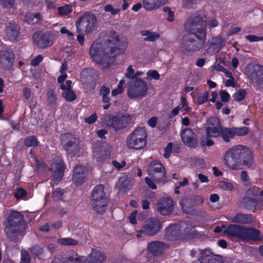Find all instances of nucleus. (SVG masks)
I'll use <instances>...</instances> for the list:
<instances>
[{"label": "nucleus", "mask_w": 263, "mask_h": 263, "mask_svg": "<svg viewBox=\"0 0 263 263\" xmlns=\"http://www.w3.org/2000/svg\"><path fill=\"white\" fill-rule=\"evenodd\" d=\"M106 43L93 42L89 50V54L97 63L103 65V68H109L114 60L115 57L125 52L127 44L126 41H120L118 35L114 32L109 33Z\"/></svg>", "instance_id": "obj_1"}, {"label": "nucleus", "mask_w": 263, "mask_h": 263, "mask_svg": "<svg viewBox=\"0 0 263 263\" xmlns=\"http://www.w3.org/2000/svg\"><path fill=\"white\" fill-rule=\"evenodd\" d=\"M224 164L230 169L236 171L253 168L254 160L249 148L241 145L232 147L224 155Z\"/></svg>", "instance_id": "obj_2"}, {"label": "nucleus", "mask_w": 263, "mask_h": 263, "mask_svg": "<svg viewBox=\"0 0 263 263\" xmlns=\"http://www.w3.org/2000/svg\"><path fill=\"white\" fill-rule=\"evenodd\" d=\"M206 20L201 14L196 13L192 14L185 22L184 24L185 30L188 35L206 36Z\"/></svg>", "instance_id": "obj_3"}, {"label": "nucleus", "mask_w": 263, "mask_h": 263, "mask_svg": "<svg viewBox=\"0 0 263 263\" xmlns=\"http://www.w3.org/2000/svg\"><path fill=\"white\" fill-rule=\"evenodd\" d=\"M206 36L187 35L184 36L181 44L183 53L190 56L201 50L204 46Z\"/></svg>", "instance_id": "obj_4"}, {"label": "nucleus", "mask_w": 263, "mask_h": 263, "mask_svg": "<svg viewBox=\"0 0 263 263\" xmlns=\"http://www.w3.org/2000/svg\"><path fill=\"white\" fill-rule=\"evenodd\" d=\"M147 137L145 128L137 127L127 137V146L129 148L141 149L146 146Z\"/></svg>", "instance_id": "obj_5"}, {"label": "nucleus", "mask_w": 263, "mask_h": 263, "mask_svg": "<svg viewBox=\"0 0 263 263\" xmlns=\"http://www.w3.org/2000/svg\"><path fill=\"white\" fill-rule=\"evenodd\" d=\"M162 222L157 218H151L146 220L140 230L137 231V237L156 235L162 229Z\"/></svg>", "instance_id": "obj_6"}, {"label": "nucleus", "mask_w": 263, "mask_h": 263, "mask_svg": "<svg viewBox=\"0 0 263 263\" xmlns=\"http://www.w3.org/2000/svg\"><path fill=\"white\" fill-rule=\"evenodd\" d=\"M148 89L145 81L141 78H136L129 82L127 95L131 99H142L146 96Z\"/></svg>", "instance_id": "obj_7"}, {"label": "nucleus", "mask_w": 263, "mask_h": 263, "mask_svg": "<svg viewBox=\"0 0 263 263\" xmlns=\"http://www.w3.org/2000/svg\"><path fill=\"white\" fill-rule=\"evenodd\" d=\"M96 23L97 18L93 14L85 13L79 18L76 25L79 32L87 34L94 30Z\"/></svg>", "instance_id": "obj_8"}, {"label": "nucleus", "mask_w": 263, "mask_h": 263, "mask_svg": "<svg viewBox=\"0 0 263 263\" xmlns=\"http://www.w3.org/2000/svg\"><path fill=\"white\" fill-rule=\"evenodd\" d=\"M23 216L19 212H12L7 219L6 232L9 237L16 235L21 230Z\"/></svg>", "instance_id": "obj_9"}, {"label": "nucleus", "mask_w": 263, "mask_h": 263, "mask_svg": "<svg viewBox=\"0 0 263 263\" xmlns=\"http://www.w3.org/2000/svg\"><path fill=\"white\" fill-rule=\"evenodd\" d=\"M149 176L156 183H164L166 179V171L163 164L158 160L152 161L148 167Z\"/></svg>", "instance_id": "obj_10"}, {"label": "nucleus", "mask_w": 263, "mask_h": 263, "mask_svg": "<svg viewBox=\"0 0 263 263\" xmlns=\"http://www.w3.org/2000/svg\"><path fill=\"white\" fill-rule=\"evenodd\" d=\"M249 132V129L246 127H222L220 132V136L224 142H229L230 140L233 139L235 136H243L247 135Z\"/></svg>", "instance_id": "obj_11"}, {"label": "nucleus", "mask_w": 263, "mask_h": 263, "mask_svg": "<svg viewBox=\"0 0 263 263\" xmlns=\"http://www.w3.org/2000/svg\"><path fill=\"white\" fill-rule=\"evenodd\" d=\"M110 123H107L108 126H111L116 130H121L126 127L131 123L133 116L129 114H125L119 117H115L109 115L107 117Z\"/></svg>", "instance_id": "obj_12"}, {"label": "nucleus", "mask_w": 263, "mask_h": 263, "mask_svg": "<svg viewBox=\"0 0 263 263\" xmlns=\"http://www.w3.org/2000/svg\"><path fill=\"white\" fill-rule=\"evenodd\" d=\"M61 139L64 144L65 149L68 154L75 155L79 151L78 140L72 134H64L61 136Z\"/></svg>", "instance_id": "obj_13"}, {"label": "nucleus", "mask_w": 263, "mask_h": 263, "mask_svg": "<svg viewBox=\"0 0 263 263\" xmlns=\"http://www.w3.org/2000/svg\"><path fill=\"white\" fill-rule=\"evenodd\" d=\"M222 128L219 119L216 117H211L206 122V135L208 137H218Z\"/></svg>", "instance_id": "obj_14"}, {"label": "nucleus", "mask_w": 263, "mask_h": 263, "mask_svg": "<svg viewBox=\"0 0 263 263\" xmlns=\"http://www.w3.org/2000/svg\"><path fill=\"white\" fill-rule=\"evenodd\" d=\"M33 39L34 43L39 48L44 49L53 44V34L50 32H46L42 34L35 32L33 35Z\"/></svg>", "instance_id": "obj_15"}, {"label": "nucleus", "mask_w": 263, "mask_h": 263, "mask_svg": "<svg viewBox=\"0 0 263 263\" xmlns=\"http://www.w3.org/2000/svg\"><path fill=\"white\" fill-rule=\"evenodd\" d=\"M174 202L172 198L164 197L158 200L157 209L163 215L171 214L173 210Z\"/></svg>", "instance_id": "obj_16"}, {"label": "nucleus", "mask_w": 263, "mask_h": 263, "mask_svg": "<svg viewBox=\"0 0 263 263\" xmlns=\"http://www.w3.org/2000/svg\"><path fill=\"white\" fill-rule=\"evenodd\" d=\"M263 239V234L255 228L244 227L241 240L258 241Z\"/></svg>", "instance_id": "obj_17"}, {"label": "nucleus", "mask_w": 263, "mask_h": 263, "mask_svg": "<svg viewBox=\"0 0 263 263\" xmlns=\"http://www.w3.org/2000/svg\"><path fill=\"white\" fill-rule=\"evenodd\" d=\"M182 142L189 147H195L197 144V138L195 133L189 128H185L181 133Z\"/></svg>", "instance_id": "obj_18"}, {"label": "nucleus", "mask_w": 263, "mask_h": 263, "mask_svg": "<svg viewBox=\"0 0 263 263\" xmlns=\"http://www.w3.org/2000/svg\"><path fill=\"white\" fill-rule=\"evenodd\" d=\"M170 246L165 242L160 241H154L148 245L147 248L152 255L159 256L162 254Z\"/></svg>", "instance_id": "obj_19"}, {"label": "nucleus", "mask_w": 263, "mask_h": 263, "mask_svg": "<svg viewBox=\"0 0 263 263\" xmlns=\"http://www.w3.org/2000/svg\"><path fill=\"white\" fill-rule=\"evenodd\" d=\"M14 56L10 51L4 50L0 52V63L7 69H11L13 65Z\"/></svg>", "instance_id": "obj_20"}, {"label": "nucleus", "mask_w": 263, "mask_h": 263, "mask_svg": "<svg viewBox=\"0 0 263 263\" xmlns=\"http://www.w3.org/2000/svg\"><path fill=\"white\" fill-rule=\"evenodd\" d=\"M52 167L55 168L51 182V185L53 186L60 181L63 178L65 167L64 162L62 160L59 161L58 163H53Z\"/></svg>", "instance_id": "obj_21"}, {"label": "nucleus", "mask_w": 263, "mask_h": 263, "mask_svg": "<svg viewBox=\"0 0 263 263\" xmlns=\"http://www.w3.org/2000/svg\"><path fill=\"white\" fill-rule=\"evenodd\" d=\"M244 227L236 224H230L223 231L226 235L241 240Z\"/></svg>", "instance_id": "obj_22"}, {"label": "nucleus", "mask_w": 263, "mask_h": 263, "mask_svg": "<svg viewBox=\"0 0 263 263\" xmlns=\"http://www.w3.org/2000/svg\"><path fill=\"white\" fill-rule=\"evenodd\" d=\"M19 26L15 22H10L6 28L7 37L11 41H15L18 38Z\"/></svg>", "instance_id": "obj_23"}, {"label": "nucleus", "mask_w": 263, "mask_h": 263, "mask_svg": "<svg viewBox=\"0 0 263 263\" xmlns=\"http://www.w3.org/2000/svg\"><path fill=\"white\" fill-rule=\"evenodd\" d=\"M166 238L168 240L178 239L181 235L182 232L178 224H174L164 230Z\"/></svg>", "instance_id": "obj_24"}, {"label": "nucleus", "mask_w": 263, "mask_h": 263, "mask_svg": "<svg viewBox=\"0 0 263 263\" xmlns=\"http://www.w3.org/2000/svg\"><path fill=\"white\" fill-rule=\"evenodd\" d=\"M106 259L105 254L97 250L92 249L87 258V263H103Z\"/></svg>", "instance_id": "obj_25"}, {"label": "nucleus", "mask_w": 263, "mask_h": 263, "mask_svg": "<svg viewBox=\"0 0 263 263\" xmlns=\"http://www.w3.org/2000/svg\"><path fill=\"white\" fill-rule=\"evenodd\" d=\"M168 0H143V7L147 11L156 10L166 4Z\"/></svg>", "instance_id": "obj_26"}, {"label": "nucleus", "mask_w": 263, "mask_h": 263, "mask_svg": "<svg viewBox=\"0 0 263 263\" xmlns=\"http://www.w3.org/2000/svg\"><path fill=\"white\" fill-rule=\"evenodd\" d=\"M85 168L83 166L78 165L73 170V181L77 184H81L85 179Z\"/></svg>", "instance_id": "obj_27"}, {"label": "nucleus", "mask_w": 263, "mask_h": 263, "mask_svg": "<svg viewBox=\"0 0 263 263\" xmlns=\"http://www.w3.org/2000/svg\"><path fill=\"white\" fill-rule=\"evenodd\" d=\"M82 259L76 252L71 251L62 257L59 263H82Z\"/></svg>", "instance_id": "obj_28"}, {"label": "nucleus", "mask_w": 263, "mask_h": 263, "mask_svg": "<svg viewBox=\"0 0 263 263\" xmlns=\"http://www.w3.org/2000/svg\"><path fill=\"white\" fill-rule=\"evenodd\" d=\"M108 146L103 145L101 147H96L93 151V156L98 161H102L109 156L107 151Z\"/></svg>", "instance_id": "obj_29"}, {"label": "nucleus", "mask_w": 263, "mask_h": 263, "mask_svg": "<svg viewBox=\"0 0 263 263\" xmlns=\"http://www.w3.org/2000/svg\"><path fill=\"white\" fill-rule=\"evenodd\" d=\"M91 204L94 211L99 214H102L105 212L107 201V200H91Z\"/></svg>", "instance_id": "obj_30"}, {"label": "nucleus", "mask_w": 263, "mask_h": 263, "mask_svg": "<svg viewBox=\"0 0 263 263\" xmlns=\"http://www.w3.org/2000/svg\"><path fill=\"white\" fill-rule=\"evenodd\" d=\"M231 222L234 223H240L242 224L250 223L252 221L250 214H245L239 213L231 218Z\"/></svg>", "instance_id": "obj_31"}, {"label": "nucleus", "mask_w": 263, "mask_h": 263, "mask_svg": "<svg viewBox=\"0 0 263 263\" xmlns=\"http://www.w3.org/2000/svg\"><path fill=\"white\" fill-rule=\"evenodd\" d=\"M91 200H107L102 185H98L93 189Z\"/></svg>", "instance_id": "obj_32"}, {"label": "nucleus", "mask_w": 263, "mask_h": 263, "mask_svg": "<svg viewBox=\"0 0 263 263\" xmlns=\"http://www.w3.org/2000/svg\"><path fill=\"white\" fill-rule=\"evenodd\" d=\"M225 40L220 36L213 38L212 42L209 45V48H213V51L218 53L225 46Z\"/></svg>", "instance_id": "obj_33"}, {"label": "nucleus", "mask_w": 263, "mask_h": 263, "mask_svg": "<svg viewBox=\"0 0 263 263\" xmlns=\"http://www.w3.org/2000/svg\"><path fill=\"white\" fill-rule=\"evenodd\" d=\"M141 35L146 36L144 38L145 41L155 42L160 37V34L155 32H152L148 30H141L140 32Z\"/></svg>", "instance_id": "obj_34"}, {"label": "nucleus", "mask_w": 263, "mask_h": 263, "mask_svg": "<svg viewBox=\"0 0 263 263\" xmlns=\"http://www.w3.org/2000/svg\"><path fill=\"white\" fill-rule=\"evenodd\" d=\"M216 254H214L210 250L205 249L201 251L200 256L198 260L200 263H209V261L212 259Z\"/></svg>", "instance_id": "obj_35"}, {"label": "nucleus", "mask_w": 263, "mask_h": 263, "mask_svg": "<svg viewBox=\"0 0 263 263\" xmlns=\"http://www.w3.org/2000/svg\"><path fill=\"white\" fill-rule=\"evenodd\" d=\"M46 102L49 105H55L57 101V97L53 89L52 88L48 89L46 92Z\"/></svg>", "instance_id": "obj_36"}, {"label": "nucleus", "mask_w": 263, "mask_h": 263, "mask_svg": "<svg viewBox=\"0 0 263 263\" xmlns=\"http://www.w3.org/2000/svg\"><path fill=\"white\" fill-rule=\"evenodd\" d=\"M259 199L256 197H245L242 199L243 207L247 209H251V204H254L258 203Z\"/></svg>", "instance_id": "obj_37"}, {"label": "nucleus", "mask_w": 263, "mask_h": 263, "mask_svg": "<svg viewBox=\"0 0 263 263\" xmlns=\"http://www.w3.org/2000/svg\"><path fill=\"white\" fill-rule=\"evenodd\" d=\"M101 95L102 96V101L103 103H108L110 101V98L108 95L110 92L109 88L103 86L101 87L100 90Z\"/></svg>", "instance_id": "obj_38"}, {"label": "nucleus", "mask_w": 263, "mask_h": 263, "mask_svg": "<svg viewBox=\"0 0 263 263\" xmlns=\"http://www.w3.org/2000/svg\"><path fill=\"white\" fill-rule=\"evenodd\" d=\"M38 144L37 139L34 136H29L24 139V144L26 147H35Z\"/></svg>", "instance_id": "obj_39"}, {"label": "nucleus", "mask_w": 263, "mask_h": 263, "mask_svg": "<svg viewBox=\"0 0 263 263\" xmlns=\"http://www.w3.org/2000/svg\"><path fill=\"white\" fill-rule=\"evenodd\" d=\"M58 242L64 246H76L78 241L71 238H64L58 240Z\"/></svg>", "instance_id": "obj_40"}, {"label": "nucleus", "mask_w": 263, "mask_h": 263, "mask_svg": "<svg viewBox=\"0 0 263 263\" xmlns=\"http://www.w3.org/2000/svg\"><path fill=\"white\" fill-rule=\"evenodd\" d=\"M62 95L68 102L74 101L77 98L76 95L71 89H67Z\"/></svg>", "instance_id": "obj_41"}, {"label": "nucleus", "mask_w": 263, "mask_h": 263, "mask_svg": "<svg viewBox=\"0 0 263 263\" xmlns=\"http://www.w3.org/2000/svg\"><path fill=\"white\" fill-rule=\"evenodd\" d=\"M65 193V191L61 188H58L55 191H52L51 197L54 201L62 200L63 196Z\"/></svg>", "instance_id": "obj_42"}, {"label": "nucleus", "mask_w": 263, "mask_h": 263, "mask_svg": "<svg viewBox=\"0 0 263 263\" xmlns=\"http://www.w3.org/2000/svg\"><path fill=\"white\" fill-rule=\"evenodd\" d=\"M209 98V92L205 91L202 96H199L194 99V102L198 104H202L206 102Z\"/></svg>", "instance_id": "obj_43"}, {"label": "nucleus", "mask_w": 263, "mask_h": 263, "mask_svg": "<svg viewBox=\"0 0 263 263\" xmlns=\"http://www.w3.org/2000/svg\"><path fill=\"white\" fill-rule=\"evenodd\" d=\"M219 186L220 189L226 191H232L234 190V186L232 183L224 181L219 182Z\"/></svg>", "instance_id": "obj_44"}, {"label": "nucleus", "mask_w": 263, "mask_h": 263, "mask_svg": "<svg viewBox=\"0 0 263 263\" xmlns=\"http://www.w3.org/2000/svg\"><path fill=\"white\" fill-rule=\"evenodd\" d=\"M246 95V92L244 89H239L237 91H236L233 97L235 100L238 101H242L245 97Z\"/></svg>", "instance_id": "obj_45"}, {"label": "nucleus", "mask_w": 263, "mask_h": 263, "mask_svg": "<svg viewBox=\"0 0 263 263\" xmlns=\"http://www.w3.org/2000/svg\"><path fill=\"white\" fill-rule=\"evenodd\" d=\"M15 0H0V5L6 9H11L13 7Z\"/></svg>", "instance_id": "obj_46"}, {"label": "nucleus", "mask_w": 263, "mask_h": 263, "mask_svg": "<svg viewBox=\"0 0 263 263\" xmlns=\"http://www.w3.org/2000/svg\"><path fill=\"white\" fill-rule=\"evenodd\" d=\"M72 11L71 8L68 5L58 7V12L60 15H67Z\"/></svg>", "instance_id": "obj_47"}, {"label": "nucleus", "mask_w": 263, "mask_h": 263, "mask_svg": "<svg viewBox=\"0 0 263 263\" xmlns=\"http://www.w3.org/2000/svg\"><path fill=\"white\" fill-rule=\"evenodd\" d=\"M30 258L29 253L25 250L21 251V263H29Z\"/></svg>", "instance_id": "obj_48"}, {"label": "nucleus", "mask_w": 263, "mask_h": 263, "mask_svg": "<svg viewBox=\"0 0 263 263\" xmlns=\"http://www.w3.org/2000/svg\"><path fill=\"white\" fill-rule=\"evenodd\" d=\"M26 191L22 188H19L14 193V195L17 199L24 198L26 196Z\"/></svg>", "instance_id": "obj_49"}, {"label": "nucleus", "mask_w": 263, "mask_h": 263, "mask_svg": "<svg viewBox=\"0 0 263 263\" xmlns=\"http://www.w3.org/2000/svg\"><path fill=\"white\" fill-rule=\"evenodd\" d=\"M104 10L106 12H110L112 15L118 14L121 10L120 9H115L112 6L108 4L105 6Z\"/></svg>", "instance_id": "obj_50"}, {"label": "nucleus", "mask_w": 263, "mask_h": 263, "mask_svg": "<svg viewBox=\"0 0 263 263\" xmlns=\"http://www.w3.org/2000/svg\"><path fill=\"white\" fill-rule=\"evenodd\" d=\"M146 74L148 77H149L151 79H153L155 80H158L160 78V74L156 70H148Z\"/></svg>", "instance_id": "obj_51"}, {"label": "nucleus", "mask_w": 263, "mask_h": 263, "mask_svg": "<svg viewBox=\"0 0 263 263\" xmlns=\"http://www.w3.org/2000/svg\"><path fill=\"white\" fill-rule=\"evenodd\" d=\"M163 9V11L167 13L168 15V16L167 18V20L171 22H173L174 19V12L171 10V8L168 7L166 6L164 7Z\"/></svg>", "instance_id": "obj_52"}, {"label": "nucleus", "mask_w": 263, "mask_h": 263, "mask_svg": "<svg viewBox=\"0 0 263 263\" xmlns=\"http://www.w3.org/2000/svg\"><path fill=\"white\" fill-rule=\"evenodd\" d=\"M173 148V144L172 143H169L166 147L164 148V153L163 156L165 158H168L170 157Z\"/></svg>", "instance_id": "obj_53"}, {"label": "nucleus", "mask_w": 263, "mask_h": 263, "mask_svg": "<svg viewBox=\"0 0 263 263\" xmlns=\"http://www.w3.org/2000/svg\"><path fill=\"white\" fill-rule=\"evenodd\" d=\"M240 180L243 184L245 185L246 183L250 180V177L246 171H242L240 173Z\"/></svg>", "instance_id": "obj_54"}, {"label": "nucleus", "mask_w": 263, "mask_h": 263, "mask_svg": "<svg viewBox=\"0 0 263 263\" xmlns=\"http://www.w3.org/2000/svg\"><path fill=\"white\" fill-rule=\"evenodd\" d=\"M245 37L251 42H258L263 40L262 36H258L255 35H246Z\"/></svg>", "instance_id": "obj_55"}, {"label": "nucleus", "mask_w": 263, "mask_h": 263, "mask_svg": "<svg viewBox=\"0 0 263 263\" xmlns=\"http://www.w3.org/2000/svg\"><path fill=\"white\" fill-rule=\"evenodd\" d=\"M43 60L42 55H38L31 61V65L32 66H37Z\"/></svg>", "instance_id": "obj_56"}, {"label": "nucleus", "mask_w": 263, "mask_h": 263, "mask_svg": "<svg viewBox=\"0 0 263 263\" xmlns=\"http://www.w3.org/2000/svg\"><path fill=\"white\" fill-rule=\"evenodd\" d=\"M134 70L131 65H129L127 69V72L126 73L125 76L126 78L132 79V80L134 79Z\"/></svg>", "instance_id": "obj_57"}, {"label": "nucleus", "mask_w": 263, "mask_h": 263, "mask_svg": "<svg viewBox=\"0 0 263 263\" xmlns=\"http://www.w3.org/2000/svg\"><path fill=\"white\" fill-rule=\"evenodd\" d=\"M219 95H220L221 101L223 102H228L230 98L229 94L225 90H221Z\"/></svg>", "instance_id": "obj_58"}, {"label": "nucleus", "mask_w": 263, "mask_h": 263, "mask_svg": "<svg viewBox=\"0 0 263 263\" xmlns=\"http://www.w3.org/2000/svg\"><path fill=\"white\" fill-rule=\"evenodd\" d=\"M145 180L146 183L149 187L153 190H155L157 189V186L154 183L155 180H154L152 178H149L148 177H146Z\"/></svg>", "instance_id": "obj_59"}, {"label": "nucleus", "mask_w": 263, "mask_h": 263, "mask_svg": "<svg viewBox=\"0 0 263 263\" xmlns=\"http://www.w3.org/2000/svg\"><path fill=\"white\" fill-rule=\"evenodd\" d=\"M181 105V108H183L185 111H190L191 110L192 108L188 106V103L185 98H182Z\"/></svg>", "instance_id": "obj_60"}, {"label": "nucleus", "mask_w": 263, "mask_h": 263, "mask_svg": "<svg viewBox=\"0 0 263 263\" xmlns=\"http://www.w3.org/2000/svg\"><path fill=\"white\" fill-rule=\"evenodd\" d=\"M252 81L256 86L263 88V73L260 76V78H255Z\"/></svg>", "instance_id": "obj_61"}, {"label": "nucleus", "mask_w": 263, "mask_h": 263, "mask_svg": "<svg viewBox=\"0 0 263 263\" xmlns=\"http://www.w3.org/2000/svg\"><path fill=\"white\" fill-rule=\"evenodd\" d=\"M32 252L36 255L41 254L43 252V249L39 246L36 245L32 247Z\"/></svg>", "instance_id": "obj_62"}, {"label": "nucleus", "mask_w": 263, "mask_h": 263, "mask_svg": "<svg viewBox=\"0 0 263 263\" xmlns=\"http://www.w3.org/2000/svg\"><path fill=\"white\" fill-rule=\"evenodd\" d=\"M97 119V116L96 113L85 119V122L88 124H92L96 122Z\"/></svg>", "instance_id": "obj_63"}, {"label": "nucleus", "mask_w": 263, "mask_h": 263, "mask_svg": "<svg viewBox=\"0 0 263 263\" xmlns=\"http://www.w3.org/2000/svg\"><path fill=\"white\" fill-rule=\"evenodd\" d=\"M222 257L220 255H215L209 261V263H222Z\"/></svg>", "instance_id": "obj_64"}]
</instances>
